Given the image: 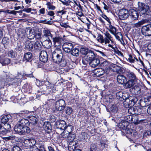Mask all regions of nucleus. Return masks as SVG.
<instances>
[{
	"label": "nucleus",
	"mask_w": 151,
	"mask_h": 151,
	"mask_svg": "<svg viewBox=\"0 0 151 151\" xmlns=\"http://www.w3.org/2000/svg\"><path fill=\"white\" fill-rule=\"evenodd\" d=\"M27 119H23L20 120L15 125L14 129L15 132L20 135H24L30 132V129L26 126L28 125Z\"/></svg>",
	"instance_id": "f257e3e1"
},
{
	"label": "nucleus",
	"mask_w": 151,
	"mask_h": 151,
	"mask_svg": "<svg viewBox=\"0 0 151 151\" xmlns=\"http://www.w3.org/2000/svg\"><path fill=\"white\" fill-rule=\"evenodd\" d=\"M104 35H105L104 38L102 35H99L97 38V41L104 46H106L107 44H108V46L114 50V48L112 45L109 44L110 42H111V43H113V37L108 32H106L104 33Z\"/></svg>",
	"instance_id": "f03ea898"
},
{
	"label": "nucleus",
	"mask_w": 151,
	"mask_h": 151,
	"mask_svg": "<svg viewBox=\"0 0 151 151\" xmlns=\"http://www.w3.org/2000/svg\"><path fill=\"white\" fill-rule=\"evenodd\" d=\"M138 5L137 11L140 16L151 15V5L149 7L148 5L139 2H138Z\"/></svg>",
	"instance_id": "7ed1b4c3"
},
{
	"label": "nucleus",
	"mask_w": 151,
	"mask_h": 151,
	"mask_svg": "<svg viewBox=\"0 0 151 151\" xmlns=\"http://www.w3.org/2000/svg\"><path fill=\"white\" fill-rule=\"evenodd\" d=\"M117 30L112 25L109 27L108 30L115 36L118 40L120 42L121 44H124V42L123 39L122 35L119 32L116 33Z\"/></svg>",
	"instance_id": "20e7f679"
},
{
	"label": "nucleus",
	"mask_w": 151,
	"mask_h": 151,
	"mask_svg": "<svg viewBox=\"0 0 151 151\" xmlns=\"http://www.w3.org/2000/svg\"><path fill=\"white\" fill-rule=\"evenodd\" d=\"M63 53L62 50H55L52 52V58L53 61L60 63L63 58Z\"/></svg>",
	"instance_id": "39448f33"
},
{
	"label": "nucleus",
	"mask_w": 151,
	"mask_h": 151,
	"mask_svg": "<svg viewBox=\"0 0 151 151\" xmlns=\"http://www.w3.org/2000/svg\"><path fill=\"white\" fill-rule=\"evenodd\" d=\"M65 106V101L62 99H60L56 102L55 108V109L58 111H60L63 110Z\"/></svg>",
	"instance_id": "423d86ee"
},
{
	"label": "nucleus",
	"mask_w": 151,
	"mask_h": 151,
	"mask_svg": "<svg viewBox=\"0 0 151 151\" xmlns=\"http://www.w3.org/2000/svg\"><path fill=\"white\" fill-rule=\"evenodd\" d=\"M62 38L60 37H55L53 38L54 46L55 50H62L61 44L62 41Z\"/></svg>",
	"instance_id": "0eeeda50"
},
{
	"label": "nucleus",
	"mask_w": 151,
	"mask_h": 151,
	"mask_svg": "<svg viewBox=\"0 0 151 151\" xmlns=\"http://www.w3.org/2000/svg\"><path fill=\"white\" fill-rule=\"evenodd\" d=\"M129 15L128 10L124 9H120L119 13V18L122 20H124L127 18Z\"/></svg>",
	"instance_id": "6e6552de"
},
{
	"label": "nucleus",
	"mask_w": 151,
	"mask_h": 151,
	"mask_svg": "<svg viewBox=\"0 0 151 151\" xmlns=\"http://www.w3.org/2000/svg\"><path fill=\"white\" fill-rule=\"evenodd\" d=\"M142 34L145 36H151V27L150 25L143 26L141 29Z\"/></svg>",
	"instance_id": "1a4fd4ad"
},
{
	"label": "nucleus",
	"mask_w": 151,
	"mask_h": 151,
	"mask_svg": "<svg viewBox=\"0 0 151 151\" xmlns=\"http://www.w3.org/2000/svg\"><path fill=\"white\" fill-rule=\"evenodd\" d=\"M41 42L42 45L47 49L50 48L52 46V42L48 37L46 40H45L43 38H41Z\"/></svg>",
	"instance_id": "9d476101"
},
{
	"label": "nucleus",
	"mask_w": 151,
	"mask_h": 151,
	"mask_svg": "<svg viewBox=\"0 0 151 151\" xmlns=\"http://www.w3.org/2000/svg\"><path fill=\"white\" fill-rule=\"evenodd\" d=\"M26 36L29 39H32L35 37L36 32L34 29L26 28Z\"/></svg>",
	"instance_id": "9b49d317"
},
{
	"label": "nucleus",
	"mask_w": 151,
	"mask_h": 151,
	"mask_svg": "<svg viewBox=\"0 0 151 151\" xmlns=\"http://www.w3.org/2000/svg\"><path fill=\"white\" fill-rule=\"evenodd\" d=\"M100 66L105 71L106 74L109 73L110 71V63L107 60H105L101 63Z\"/></svg>",
	"instance_id": "f8f14e48"
},
{
	"label": "nucleus",
	"mask_w": 151,
	"mask_h": 151,
	"mask_svg": "<svg viewBox=\"0 0 151 151\" xmlns=\"http://www.w3.org/2000/svg\"><path fill=\"white\" fill-rule=\"evenodd\" d=\"M48 58V55L47 52L44 50L41 51L39 56L40 60L45 63L47 61Z\"/></svg>",
	"instance_id": "ddd939ff"
},
{
	"label": "nucleus",
	"mask_w": 151,
	"mask_h": 151,
	"mask_svg": "<svg viewBox=\"0 0 151 151\" xmlns=\"http://www.w3.org/2000/svg\"><path fill=\"white\" fill-rule=\"evenodd\" d=\"M66 123L65 121L60 120L56 122L55 126L57 128L64 130L66 126Z\"/></svg>",
	"instance_id": "4468645a"
},
{
	"label": "nucleus",
	"mask_w": 151,
	"mask_h": 151,
	"mask_svg": "<svg viewBox=\"0 0 151 151\" xmlns=\"http://www.w3.org/2000/svg\"><path fill=\"white\" fill-rule=\"evenodd\" d=\"M73 47V45L70 43L66 42L63 45L64 50L66 52H70Z\"/></svg>",
	"instance_id": "2eb2a0df"
},
{
	"label": "nucleus",
	"mask_w": 151,
	"mask_h": 151,
	"mask_svg": "<svg viewBox=\"0 0 151 151\" xmlns=\"http://www.w3.org/2000/svg\"><path fill=\"white\" fill-rule=\"evenodd\" d=\"M34 42L33 41H26L25 45V49L29 51L34 50Z\"/></svg>",
	"instance_id": "dca6fc26"
},
{
	"label": "nucleus",
	"mask_w": 151,
	"mask_h": 151,
	"mask_svg": "<svg viewBox=\"0 0 151 151\" xmlns=\"http://www.w3.org/2000/svg\"><path fill=\"white\" fill-rule=\"evenodd\" d=\"M100 64V60L99 59L95 58L90 61V65L92 68H95L98 66Z\"/></svg>",
	"instance_id": "f3484780"
},
{
	"label": "nucleus",
	"mask_w": 151,
	"mask_h": 151,
	"mask_svg": "<svg viewBox=\"0 0 151 151\" xmlns=\"http://www.w3.org/2000/svg\"><path fill=\"white\" fill-rule=\"evenodd\" d=\"M95 58V57L94 54L91 50L88 52L86 55L85 57V60L88 62H90Z\"/></svg>",
	"instance_id": "a211bd4d"
},
{
	"label": "nucleus",
	"mask_w": 151,
	"mask_h": 151,
	"mask_svg": "<svg viewBox=\"0 0 151 151\" xmlns=\"http://www.w3.org/2000/svg\"><path fill=\"white\" fill-rule=\"evenodd\" d=\"M141 110V109L139 108L135 107L129 109L128 111L130 112L132 114L139 115L140 114Z\"/></svg>",
	"instance_id": "6ab92c4d"
},
{
	"label": "nucleus",
	"mask_w": 151,
	"mask_h": 151,
	"mask_svg": "<svg viewBox=\"0 0 151 151\" xmlns=\"http://www.w3.org/2000/svg\"><path fill=\"white\" fill-rule=\"evenodd\" d=\"M137 82L136 80L129 79L125 83L124 86L126 88H131Z\"/></svg>",
	"instance_id": "aec40b11"
},
{
	"label": "nucleus",
	"mask_w": 151,
	"mask_h": 151,
	"mask_svg": "<svg viewBox=\"0 0 151 151\" xmlns=\"http://www.w3.org/2000/svg\"><path fill=\"white\" fill-rule=\"evenodd\" d=\"M105 73H106L105 71L101 68H99L94 70V73L97 77H99Z\"/></svg>",
	"instance_id": "412c9836"
},
{
	"label": "nucleus",
	"mask_w": 151,
	"mask_h": 151,
	"mask_svg": "<svg viewBox=\"0 0 151 151\" xmlns=\"http://www.w3.org/2000/svg\"><path fill=\"white\" fill-rule=\"evenodd\" d=\"M117 80L119 83L123 84L127 81V79L124 75H119L117 76Z\"/></svg>",
	"instance_id": "4be33fe9"
},
{
	"label": "nucleus",
	"mask_w": 151,
	"mask_h": 151,
	"mask_svg": "<svg viewBox=\"0 0 151 151\" xmlns=\"http://www.w3.org/2000/svg\"><path fill=\"white\" fill-rule=\"evenodd\" d=\"M130 16L133 20H136L138 19L139 17V14L138 12L134 9L130 10Z\"/></svg>",
	"instance_id": "5701e85b"
},
{
	"label": "nucleus",
	"mask_w": 151,
	"mask_h": 151,
	"mask_svg": "<svg viewBox=\"0 0 151 151\" xmlns=\"http://www.w3.org/2000/svg\"><path fill=\"white\" fill-rule=\"evenodd\" d=\"M11 116L10 115H7L4 116L1 118V122L3 124L7 123L11 121Z\"/></svg>",
	"instance_id": "b1692460"
},
{
	"label": "nucleus",
	"mask_w": 151,
	"mask_h": 151,
	"mask_svg": "<svg viewBox=\"0 0 151 151\" xmlns=\"http://www.w3.org/2000/svg\"><path fill=\"white\" fill-rule=\"evenodd\" d=\"M26 28L25 29H19L18 30L17 34L19 37L22 38L26 36Z\"/></svg>",
	"instance_id": "393cba45"
},
{
	"label": "nucleus",
	"mask_w": 151,
	"mask_h": 151,
	"mask_svg": "<svg viewBox=\"0 0 151 151\" xmlns=\"http://www.w3.org/2000/svg\"><path fill=\"white\" fill-rule=\"evenodd\" d=\"M29 120H28V125L29 123L30 124L35 125L37 123V119L36 117L33 116H31L29 117Z\"/></svg>",
	"instance_id": "a878e982"
},
{
	"label": "nucleus",
	"mask_w": 151,
	"mask_h": 151,
	"mask_svg": "<svg viewBox=\"0 0 151 151\" xmlns=\"http://www.w3.org/2000/svg\"><path fill=\"white\" fill-rule=\"evenodd\" d=\"M126 73V76L130 80L137 81L136 76L133 72L129 71Z\"/></svg>",
	"instance_id": "bb28decb"
},
{
	"label": "nucleus",
	"mask_w": 151,
	"mask_h": 151,
	"mask_svg": "<svg viewBox=\"0 0 151 151\" xmlns=\"http://www.w3.org/2000/svg\"><path fill=\"white\" fill-rule=\"evenodd\" d=\"M147 96L145 98L144 100H141L140 101V106L142 107H145L147 106L148 105L150 104L151 102L148 101L146 99L147 98Z\"/></svg>",
	"instance_id": "cd10ccee"
},
{
	"label": "nucleus",
	"mask_w": 151,
	"mask_h": 151,
	"mask_svg": "<svg viewBox=\"0 0 151 151\" xmlns=\"http://www.w3.org/2000/svg\"><path fill=\"white\" fill-rule=\"evenodd\" d=\"M128 125V122H127L125 121H122L119 123V127L120 128L124 130L126 129Z\"/></svg>",
	"instance_id": "c85d7f7f"
},
{
	"label": "nucleus",
	"mask_w": 151,
	"mask_h": 151,
	"mask_svg": "<svg viewBox=\"0 0 151 151\" xmlns=\"http://www.w3.org/2000/svg\"><path fill=\"white\" fill-rule=\"evenodd\" d=\"M43 35L42 38H43V39L45 37H47V38L49 37L52 36L50 32L47 29H44L43 31Z\"/></svg>",
	"instance_id": "c756f323"
},
{
	"label": "nucleus",
	"mask_w": 151,
	"mask_h": 151,
	"mask_svg": "<svg viewBox=\"0 0 151 151\" xmlns=\"http://www.w3.org/2000/svg\"><path fill=\"white\" fill-rule=\"evenodd\" d=\"M41 48L42 46L39 41H37L34 42V50H40L41 49Z\"/></svg>",
	"instance_id": "7c9ffc66"
},
{
	"label": "nucleus",
	"mask_w": 151,
	"mask_h": 151,
	"mask_svg": "<svg viewBox=\"0 0 151 151\" xmlns=\"http://www.w3.org/2000/svg\"><path fill=\"white\" fill-rule=\"evenodd\" d=\"M70 52H71V54L73 56L77 57L79 55V51L78 48H73Z\"/></svg>",
	"instance_id": "2f4dec72"
},
{
	"label": "nucleus",
	"mask_w": 151,
	"mask_h": 151,
	"mask_svg": "<svg viewBox=\"0 0 151 151\" xmlns=\"http://www.w3.org/2000/svg\"><path fill=\"white\" fill-rule=\"evenodd\" d=\"M32 56V54L30 52H27L24 55V59L27 61L30 60Z\"/></svg>",
	"instance_id": "473e14b6"
},
{
	"label": "nucleus",
	"mask_w": 151,
	"mask_h": 151,
	"mask_svg": "<svg viewBox=\"0 0 151 151\" xmlns=\"http://www.w3.org/2000/svg\"><path fill=\"white\" fill-rule=\"evenodd\" d=\"M43 128L46 130H51L52 129V126L49 122H47L44 123L43 125Z\"/></svg>",
	"instance_id": "72a5a7b5"
},
{
	"label": "nucleus",
	"mask_w": 151,
	"mask_h": 151,
	"mask_svg": "<svg viewBox=\"0 0 151 151\" xmlns=\"http://www.w3.org/2000/svg\"><path fill=\"white\" fill-rule=\"evenodd\" d=\"M123 93L122 91H119L116 93L117 99L120 101H123Z\"/></svg>",
	"instance_id": "f704fd0d"
},
{
	"label": "nucleus",
	"mask_w": 151,
	"mask_h": 151,
	"mask_svg": "<svg viewBox=\"0 0 151 151\" xmlns=\"http://www.w3.org/2000/svg\"><path fill=\"white\" fill-rule=\"evenodd\" d=\"M91 50L89 49L88 48H81L80 50V52L83 55H86L88 53V52L90 51Z\"/></svg>",
	"instance_id": "c9c22d12"
},
{
	"label": "nucleus",
	"mask_w": 151,
	"mask_h": 151,
	"mask_svg": "<svg viewBox=\"0 0 151 151\" xmlns=\"http://www.w3.org/2000/svg\"><path fill=\"white\" fill-rule=\"evenodd\" d=\"M128 128H126L125 129L126 132L131 135H137V132L134 131V130L130 129H127Z\"/></svg>",
	"instance_id": "e433bc0d"
},
{
	"label": "nucleus",
	"mask_w": 151,
	"mask_h": 151,
	"mask_svg": "<svg viewBox=\"0 0 151 151\" xmlns=\"http://www.w3.org/2000/svg\"><path fill=\"white\" fill-rule=\"evenodd\" d=\"M4 128L5 129V134L10 131V129L11 128V126L9 123L4 124Z\"/></svg>",
	"instance_id": "4c0bfd02"
},
{
	"label": "nucleus",
	"mask_w": 151,
	"mask_h": 151,
	"mask_svg": "<svg viewBox=\"0 0 151 151\" xmlns=\"http://www.w3.org/2000/svg\"><path fill=\"white\" fill-rule=\"evenodd\" d=\"M0 63L3 65H5L10 63V60L8 58L3 59L1 60Z\"/></svg>",
	"instance_id": "58836bf2"
},
{
	"label": "nucleus",
	"mask_w": 151,
	"mask_h": 151,
	"mask_svg": "<svg viewBox=\"0 0 151 151\" xmlns=\"http://www.w3.org/2000/svg\"><path fill=\"white\" fill-rule=\"evenodd\" d=\"M99 150L97 145L94 144H92L91 145L90 151H98Z\"/></svg>",
	"instance_id": "ea45409f"
},
{
	"label": "nucleus",
	"mask_w": 151,
	"mask_h": 151,
	"mask_svg": "<svg viewBox=\"0 0 151 151\" xmlns=\"http://www.w3.org/2000/svg\"><path fill=\"white\" fill-rule=\"evenodd\" d=\"M145 20H141L138 22L137 23H135L134 24V26L137 28L140 27L142 25L145 24Z\"/></svg>",
	"instance_id": "a19ab883"
},
{
	"label": "nucleus",
	"mask_w": 151,
	"mask_h": 151,
	"mask_svg": "<svg viewBox=\"0 0 151 151\" xmlns=\"http://www.w3.org/2000/svg\"><path fill=\"white\" fill-rule=\"evenodd\" d=\"M128 60L130 63H134L136 61L139 62V61L137 58H135V57H132L131 55L129 56Z\"/></svg>",
	"instance_id": "79ce46f5"
},
{
	"label": "nucleus",
	"mask_w": 151,
	"mask_h": 151,
	"mask_svg": "<svg viewBox=\"0 0 151 151\" xmlns=\"http://www.w3.org/2000/svg\"><path fill=\"white\" fill-rule=\"evenodd\" d=\"M2 42L4 45V46L5 47L9 44V40L8 38L4 37L2 39Z\"/></svg>",
	"instance_id": "37998d69"
},
{
	"label": "nucleus",
	"mask_w": 151,
	"mask_h": 151,
	"mask_svg": "<svg viewBox=\"0 0 151 151\" xmlns=\"http://www.w3.org/2000/svg\"><path fill=\"white\" fill-rule=\"evenodd\" d=\"M123 100H127L128 99L131 100V98L129 97V93L126 92H124L123 93Z\"/></svg>",
	"instance_id": "c03bdc74"
},
{
	"label": "nucleus",
	"mask_w": 151,
	"mask_h": 151,
	"mask_svg": "<svg viewBox=\"0 0 151 151\" xmlns=\"http://www.w3.org/2000/svg\"><path fill=\"white\" fill-rule=\"evenodd\" d=\"M72 126L70 125H68L66 127H65V129H64V131H66L67 132L70 134L71 132L72 131Z\"/></svg>",
	"instance_id": "a18cd8bd"
},
{
	"label": "nucleus",
	"mask_w": 151,
	"mask_h": 151,
	"mask_svg": "<svg viewBox=\"0 0 151 151\" xmlns=\"http://www.w3.org/2000/svg\"><path fill=\"white\" fill-rule=\"evenodd\" d=\"M134 92L137 94H139L140 92V86L138 85H135L134 87Z\"/></svg>",
	"instance_id": "49530a36"
},
{
	"label": "nucleus",
	"mask_w": 151,
	"mask_h": 151,
	"mask_svg": "<svg viewBox=\"0 0 151 151\" xmlns=\"http://www.w3.org/2000/svg\"><path fill=\"white\" fill-rule=\"evenodd\" d=\"M70 134L68 133L66 131H64L61 134L62 136L64 138H67L70 137Z\"/></svg>",
	"instance_id": "de8ad7c7"
},
{
	"label": "nucleus",
	"mask_w": 151,
	"mask_h": 151,
	"mask_svg": "<svg viewBox=\"0 0 151 151\" xmlns=\"http://www.w3.org/2000/svg\"><path fill=\"white\" fill-rule=\"evenodd\" d=\"M46 5L47 6V7L49 9L54 10L55 9V7L51 4L50 2H47L46 4Z\"/></svg>",
	"instance_id": "09e8293b"
},
{
	"label": "nucleus",
	"mask_w": 151,
	"mask_h": 151,
	"mask_svg": "<svg viewBox=\"0 0 151 151\" xmlns=\"http://www.w3.org/2000/svg\"><path fill=\"white\" fill-rule=\"evenodd\" d=\"M110 109L111 111L114 113H116L117 111V108L116 105L112 106Z\"/></svg>",
	"instance_id": "8fccbe9b"
},
{
	"label": "nucleus",
	"mask_w": 151,
	"mask_h": 151,
	"mask_svg": "<svg viewBox=\"0 0 151 151\" xmlns=\"http://www.w3.org/2000/svg\"><path fill=\"white\" fill-rule=\"evenodd\" d=\"M65 110L66 113L68 115L71 114L73 111L72 108L70 107H67L66 108Z\"/></svg>",
	"instance_id": "3c124183"
},
{
	"label": "nucleus",
	"mask_w": 151,
	"mask_h": 151,
	"mask_svg": "<svg viewBox=\"0 0 151 151\" xmlns=\"http://www.w3.org/2000/svg\"><path fill=\"white\" fill-rule=\"evenodd\" d=\"M12 151H22L21 149L18 146H14L12 148Z\"/></svg>",
	"instance_id": "603ef678"
},
{
	"label": "nucleus",
	"mask_w": 151,
	"mask_h": 151,
	"mask_svg": "<svg viewBox=\"0 0 151 151\" xmlns=\"http://www.w3.org/2000/svg\"><path fill=\"white\" fill-rule=\"evenodd\" d=\"M8 54L9 57L12 58H14L15 57V54L12 50L9 51Z\"/></svg>",
	"instance_id": "864d4df0"
},
{
	"label": "nucleus",
	"mask_w": 151,
	"mask_h": 151,
	"mask_svg": "<svg viewBox=\"0 0 151 151\" xmlns=\"http://www.w3.org/2000/svg\"><path fill=\"white\" fill-rule=\"evenodd\" d=\"M126 118L125 121L128 122V123L132 121V115L127 116H126Z\"/></svg>",
	"instance_id": "5fc2aeb1"
},
{
	"label": "nucleus",
	"mask_w": 151,
	"mask_h": 151,
	"mask_svg": "<svg viewBox=\"0 0 151 151\" xmlns=\"http://www.w3.org/2000/svg\"><path fill=\"white\" fill-rule=\"evenodd\" d=\"M60 1L64 5L67 6L70 5V0H64V1Z\"/></svg>",
	"instance_id": "6e6d98bb"
},
{
	"label": "nucleus",
	"mask_w": 151,
	"mask_h": 151,
	"mask_svg": "<svg viewBox=\"0 0 151 151\" xmlns=\"http://www.w3.org/2000/svg\"><path fill=\"white\" fill-rule=\"evenodd\" d=\"M3 124H4L3 123H2V124H0V132H1L2 134H4L5 129L3 126Z\"/></svg>",
	"instance_id": "4d7b16f0"
},
{
	"label": "nucleus",
	"mask_w": 151,
	"mask_h": 151,
	"mask_svg": "<svg viewBox=\"0 0 151 151\" xmlns=\"http://www.w3.org/2000/svg\"><path fill=\"white\" fill-rule=\"evenodd\" d=\"M39 149L37 148V151H46L45 149L44 146L43 145H40L39 146Z\"/></svg>",
	"instance_id": "13d9d810"
},
{
	"label": "nucleus",
	"mask_w": 151,
	"mask_h": 151,
	"mask_svg": "<svg viewBox=\"0 0 151 151\" xmlns=\"http://www.w3.org/2000/svg\"><path fill=\"white\" fill-rule=\"evenodd\" d=\"M60 65L62 67H64L67 64V61L65 59H62V60H61V62H60Z\"/></svg>",
	"instance_id": "bf43d9fd"
},
{
	"label": "nucleus",
	"mask_w": 151,
	"mask_h": 151,
	"mask_svg": "<svg viewBox=\"0 0 151 151\" xmlns=\"http://www.w3.org/2000/svg\"><path fill=\"white\" fill-rule=\"evenodd\" d=\"M102 17L105 19L108 22H109V24H108V25H109V26L110 25H111V22L109 20V19L104 14H103L102 15Z\"/></svg>",
	"instance_id": "052dcab7"
},
{
	"label": "nucleus",
	"mask_w": 151,
	"mask_h": 151,
	"mask_svg": "<svg viewBox=\"0 0 151 151\" xmlns=\"http://www.w3.org/2000/svg\"><path fill=\"white\" fill-rule=\"evenodd\" d=\"M36 143L35 140L33 139H30V146L34 145Z\"/></svg>",
	"instance_id": "680f3d73"
},
{
	"label": "nucleus",
	"mask_w": 151,
	"mask_h": 151,
	"mask_svg": "<svg viewBox=\"0 0 151 151\" xmlns=\"http://www.w3.org/2000/svg\"><path fill=\"white\" fill-rule=\"evenodd\" d=\"M15 136L14 135H12L7 137L4 138V139L6 140H13L15 139Z\"/></svg>",
	"instance_id": "e2e57ef3"
},
{
	"label": "nucleus",
	"mask_w": 151,
	"mask_h": 151,
	"mask_svg": "<svg viewBox=\"0 0 151 151\" xmlns=\"http://www.w3.org/2000/svg\"><path fill=\"white\" fill-rule=\"evenodd\" d=\"M22 46L21 45H18V46L16 47V48L15 49V50L16 51H22Z\"/></svg>",
	"instance_id": "0e129e2a"
},
{
	"label": "nucleus",
	"mask_w": 151,
	"mask_h": 151,
	"mask_svg": "<svg viewBox=\"0 0 151 151\" xmlns=\"http://www.w3.org/2000/svg\"><path fill=\"white\" fill-rule=\"evenodd\" d=\"M47 14L50 16H52L53 18L54 19L55 17L54 16L55 13L53 11H48L47 13Z\"/></svg>",
	"instance_id": "69168bd1"
},
{
	"label": "nucleus",
	"mask_w": 151,
	"mask_h": 151,
	"mask_svg": "<svg viewBox=\"0 0 151 151\" xmlns=\"http://www.w3.org/2000/svg\"><path fill=\"white\" fill-rule=\"evenodd\" d=\"M32 11L31 8L25 7L24 9L23 10V11L27 13L30 12Z\"/></svg>",
	"instance_id": "338daca9"
},
{
	"label": "nucleus",
	"mask_w": 151,
	"mask_h": 151,
	"mask_svg": "<svg viewBox=\"0 0 151 151\" xmlns=\"http://www.w3.org/2000/svg\"><path fill=\"white\" fill-rule=\"evenodd\" d=\"M41 33L40 32L37 33L36 32V34H35V37L37 39H40V40L41 41V38L42 37H41Z\"/></svg>",
	"instance_id": "774afa93"
}]
</instances>
